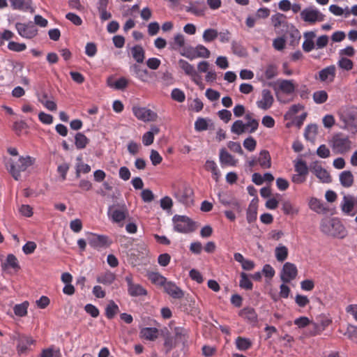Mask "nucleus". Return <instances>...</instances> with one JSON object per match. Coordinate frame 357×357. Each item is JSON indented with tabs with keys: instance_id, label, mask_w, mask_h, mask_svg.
I'll use <instances>...</instances> for the list:
<instances>
[{
	"instance_id": "obj_31",
	"label": "nucleus",
	"mask_w": 357,
	"mask_h": 357,
	"mask_svg": "<svg viewBox=\"0 0 357 357\" xmlns=\"http://www.w3.org/2000/svg\"><path fill=\"white\" fill-rule=\"evenodd\" d=\"M130 70L133 73L135 76L140 81L146 82L148 80L149 72L146 69H142L139 66L133 64L130 66Z\"/></svg>"
},
{
	"instance_id": "obj_3",
	"label": "nucleus",
	"mask_w": 357,
	"mask_h": 357,
	"mask_svg": "<svg viewBox=\"0 0 357 357\" xmlns=\"http://www.w3.org/2000/svg\"><path fill=\"white\" fill-rule=\"evenodd\" d=\"M296 84L294 79H278L273 85V89L277 100L281 103H287L290 100L285 98V96H291L294 93Z\"/></svg>"
},
{
	"instance_id": "obj_40",
	"label": "nucleus",
	"mask_w": 357,
	"mask_h": 357,
	"mask_svg": "<svg viewBox=\"0 0 357 357\" xmlns=\"http://www.w3.org/2000/svg\"><path fill=\"white\" fill-rule=\"evenodd\" d=\"M148 278L153 284L160 287H164L167 282V279L161 274L156 272L148 273Z\"/></svg>"
},
{
	"instance_id": "obj_16",
	"label": "nucleus",
	"mask_w": 357,
	"mask_h": 357,
	"mask_svg": "<svg viewBox=\"0 0 357 357\" xmlns=\"http://www.w3.org/2000/svg\"><path fill=\"white\" fill-rule=\"evenodd\" d=\"M311 172L322 183H330L331 176L329 172L317 163H314L310 167Z\"/></svg>"
},
{
	"instance_id": "obj_25",
	"label": "nucleus",
	"mask_w": 357,
	"mask_h": 357,
	"mask_svg": "<svg viewBox=\"0 0 357 357\" xmlns=\"http://www.w3.org/2000/svg\"><path fill=\"white\" fill-rule=\"evenodd\" d=\"M218 199L219 202L222 204L224 206H231L233 208L236 209L237 211H241V207L237 200L233 198H229L227 195L224 193L218 194Z\"/></svg>"
},
{
	"instance_id": "obj_21",
	"label": "nucleus",
	"mask_w": 357,
	"mask_h": 357,
	"mask_svg": "<svg viewBox=\"0 0 357 357\" xmlns=\"http://www.w3.org/2000/svg\"><path fill=\"white\" fill-rule=\"evenodd\" d=\"M331 323V321L328 318H324L321 320L319 323L314 322L312 324V328L309 331L307 335L315 336L319 335L325 328L328 326Z\"/></svg>"
},
{
	"instance_id": "obj_23",
	"label": "nucleus",
	"mask_w": 357,
	"mask_h": 357,
	"mask_svg": "<svg viewBox=\"0 0 357 357\" xmlns=\"http://www.w3.org/2000/svg\"><path fill=\"white\" fill-rule=\"evenodd\" d=\"M159 335V331L156 328L145 327L142 328L139 331V337L142 339L154 341Z\"/></svg>"
},
{
	"instance_id": "obj_36",
	"label": "nucleus",
	"mask_w": 357,
	"mask_h": 357,
	"mask_svg": "<svg viewBox=\"0 0 357 357\" xmlns=\"http://www.w3.org/2000/svg\"><path fill=\"white\" fill-rule=\"evenodd\" d=\"M239 315L251 323L257 321V315L255 310L252 307H245L239 312Z\"/></svg>"
},
{
	"instance_id": "obj_50",
	"label": "nucleus",
	"mask_w": 357,
	"mask_h": 357,
	"mask_svg": "<svg viewBox=\"0 0 357 357\" xmlns=\"http://www.w3.org/2000/svg\"><path fill=\"white\" fill-rule=\"evenodd\" d=\"M282 209L284 214L294 215L298 214V208L294 206L290 201H284L282 203Z\"/></svg>"
},
{
	"instance_id": "obj_8",
	"label": "nucleus",
	"mask_w": 357,
	"mask_h": 357,
	"mask_svg": "<svg viewBox=\"0 0 357 357\" xmlns=\"http://www.w3.org/2000/svg\"><path fill=\"white\" fill-rule=\"evenodd\" d=\"M301 17L304 22L314 24L324 21L325 16L317 8L310 6L301 12Z\"/></svg>"
},
{
	"instance_id": "obj_38",
	"label": "nucleus",
	"mask_w": 357,
	"mask_h": 357,
	"mask_svg": "<svg viewBox=\"0 0 357 357\" xmlns=\"http://www.w3.org/2000/svg\"><path fill=\"white\" fill-rule=\"evenodd\" d=\"M179 67L184 71L185 74L190 77L195 75L197 73L194 66L184 59H179L178 61Z\"/></svg>"
},
{
	"instance_id": "obj_32",
	"label": "nucleus",
	"mask_w": 357,
	"mask_h": 357,
	"mask_svg": "<svg viewBox=\"0 0 357 357\" xmlns=\"http://www.w3.org/2000/svg\"><path fill=\"white\" fill-rule=\"evenodd\" d=\"M289 255V250L287 246L279 244L275 248V257L278 261L279 262H283L284 261Z\"/></svg>"
},
{
	"instance_id": "obj_42",
	"label": "nucleus",
	"mask_w": 357,
	"mask_h": 357,
	"mask_svg": "<svg viewBox=\"0 0 357 357\" xmlns=\"http://www.w3.org/2000/svg\"><path fill=\"white\" fill-rule=\"evenodd\" d=\"M130 53L133 59L137 63H142L144 59V50L140 45H135L130 49Z\"/></svg>"
},
{
	"instance_id": "obj_9",
	"label": "nucleus",
	"mask_w": 357,
	"mask_h": 357,
	"mask_svg": "<svg viewBox=\"0 0 357 357\" xmlns=\"http://www.w3.org/2000/svg\"><path fill=\"white\" fill-rule=\"evenodd\" d=\"M174 229L180 233H188L194 230L193 223L186 216L175 215L173 218Z\"/></svg>"
},
{
	"instance_id": "obj_37",
	"label": "nucleus",
	"mask_w": 357,
	"mask_h": 357,
	"mask_svg": "<svg viewBox=\"0 0 357 357\" xmlns=\"http://www.w3.org/2000/svg\"><path fill=\"white\" fill-rule=\"evenodd\" d=\"M12 8L22 11L28 10L31 7V0H9Z\"/></svg>"
},
{
	"instance_id": "obj_43",
	"label": "nucleus",
	"mask_w": 357,
	"mask_h": 357,
	"mask_svg": "<svg viewBox=\"0 0 357 357\" xmlns=\"http://www.w3.org/2000/svg\"><path fill=\"white\" fill-rule=\"evenodd\" d=\"M195 52V59L196 58H204L208 59L210 55V51L203 45L199 44L193 48Z\"/></svg>"
},
{
	"instance_id": "obj_7",
	"label": "nucleus",
	"mask_w": 357,
	"mask_h": 357,
	"mask_svg": "<svg viewBox=\"0 0 357 357\" xmlns=\"http://www.w3.org/2000/svg\"><path fill=\"white\" fill-rule=\"evenodd\" d=\"M345 127L352 132L357 130V107H350L345 109L341 116Z\"/></svg>"
},
{
	"instance_id": "obj_53",
	"label": "nucleus",
	"mask_w": 357,
	"mask_h": 357,
	"mask_svg": "<svg viewBox=\"0 0 357 357\" xmlns=\"http://www.w3.org/2000/svg\"><path fill=\"white\" fill-rule=\"evenodd\" d=\"M40 357H61V354L59 349L52 347L43 349Z\"/></svg>"
},
{
	"instance_id": "obj_48",
	"label": "nucleus",
	"mask_w": 357,
	"mask_h": 357,
	"mask_svg": "<svg viewBox=\"0 0 357 357\" xmlns=\"http://www.w3.org/2000/svg\"><path fill=\"white\" fill-rule=\"evenodd\" d=\"M235 343L236 348L240 351H245L252 346V342L250 339L242 337H237Z\"/></svg>"
},
{
	"instance_id": "obj_12",
	"label": "nucleus",
	"mask_w": 357,
	"mask_h": 357,
	"mask_svg": "<svg viewBox=\"0 0 357 357\" xmlns=\"http://www.w3.org/2000/svg\"><path fill=\"white\" fill-rule=\"evenodd\" d=\"M132 112L135 116L142 121H153L157 119V114L146 107H133Z\"/></svg>"
},
{
	"instance_id": "obj_35",
	"label": "nucleus",
	"mask_w": 357,
	"mask_h": 357,
	"mask_svg": "<svg viewBox=\"0 0 357 357\" xmlns=\"http://www.w3.org/2000/svg\"><path fill=\"white\" fill-rule=\"evenodd\" d=\"M294 324L299 328H304L308 326L309 328L307 331L305 333V336H308L307 334L309 331L312 328V324H314V321L310 320L308 317L303 316L294 319Z\"/></svg>"
},
{
	"instance_id": "obj_45",
	"label": "nucleus",
	"mask_w": 357,
	"mask_h": 357,
	"mask_svg": "<svg viewBox=\"0 0 357 357\" xmlns=\"http://www.w3.org/2000/svg\"><path fill=\"white\" fill-rule=\"evenodd\" d=\"M309 206L312 211L318 213H323L326 211V208L322 202L315 197H312L310 199L309 202Z\"/></svg>"
},
{
	"instance_id": "obj_64",
	"label": "nucleus",
	"mask_w": 357,
	"mask_h": 357,
	"mask_svg": "<svg viewBox=\"0 0 357 357\" xmlns=\"http://www.w3.org/2000/svg\"><path fill=\"white\" fill-rule=\"evenodd\" d=\"M243 146L250 152L254 151L257 146V142L252 137H248L243 141Z\"/></svg>"
},
{
	"instance_id": "obj_41",
	"label": "nucleus",
	"mask_w": 357,
	"mask_h": 357,
	"mask_svg": "<svg viewBox=\"0 0 357 357\" xmlns=\"http://www.w3.org/2000/svg\"><path fill=\"white\" fill-rule=\"evenodd\" d=\"M107 241V238L105 236L91 234L89 238V244L94 248H97L104 245Z\"/></svg>"
},
{
	"instance_id": "obj_33",
	"label": "nucleus",
	"mask_w": 357,
	"mask_h": 357,
	"mask_svg": "<svg viewBox=\"0 0 357 357\" xmlns=\"http://www.w3.org/2000/svg\"><path fill=\"white\" fill-rule=\"evenodd\" d=\"M257 162L262 169H268L271 167V160L269 153L263 150L260 151Z\"/></svg>"
},
{
	"instance_id": "obj_6",
	"label": "nucleus",
	"mask_w": 357,
	"mask_h": 357,
	"mask_svg": "<svg viewBox=\"0 0 357 357\" xmlns=\"http://www.w3.org/2000/svg\"><path fill=\"white\" fill-rule=\"evenodd\" d=\"M332 149L338 154H344L349 151L352 147V142L347 136L337 135L332 139Z\"/></svg>"
},
{
	"instance_id": "obj_44",
	"label": "nucleus",
	"mask_w": 357,
	"mask_h": 357,
	"mask_svg": "<svg viewBox=\"0 0 357 357\" xmlns=\"http://www.w3.org/2000/svg\"><path fill=\"white\" fill-rule=\"evenodd\" d=\"M119 306L114 303V301H109L105 307V316L109 319H113L115 315L119 312Z\"/></svg>"
},
{
	"instance_id": "obj_56",
	"label": "nucleus",
	"mask_w": 357,
	"mask_h": 357,
	"mask_svg": "<svg viewBox=\"0 0 357 357\" xmlns=\"http://www.w3.org/2000/svg\"><path fill=\"white\" fill-rule=\"evenodd\" d=\"M328 99V93L324 90L315 91L313 93V100L317 104H322Z\"/></svg>"
},
{
	"instance_id": "obj_39",
	"label": "nucleus",
	"mask_w": 357,
	"mask_h": 357,
	"mask_svg": "<svg viewBox=\"0 0 357 357\" xmlns=\"http://www.w3.org/2000/svg\"><path fill=\"white\" fill-rule=\"evenodd\" d=\"M89 143V139L83 133L77 132L75 136V145L77 149H84Z\"/></svg>"
},
{
	"instance_id": "obj_54",
	"label": "nucleus",
	"mask_w": 357,
	"mask_h": 357,
	"mask_svg": "<svg viewBox=\"0 0 357 357\" xmlns=\"http://www.w3.org/2000/svg\"><path fill=\"white\" fill-rule=\"evenodd\" d=\"M290 288L286 284V283L282 284L280 286V294L279 296L272 295L271 297L274 301H278L279 299V296L283 298H287L290 294Z\"/></svg>"
},
{
	"instance_id": "obj_30",
	"label": "nucleus",
	"mask_w": 357,
	"mask_h": 357,
	"mask_svg": "<svg viewBox=\"0 0 357 357\" xmlns=\"http://www.w3.org/2000/svg\"><path fill=\"white\" fill-rule=\"evenodd\" d=\"M339 180L343 187L349 188L353 185L354 178L350 171H343L340 174Z\"/></svg>"
},
{
	"instance_id": "obj_18",
	"label": "nucleus",
	"mask_w": 357,
	"mask_h": 357,
	"mask_svg": "<svg viewBox=\"0 0 357 357\" xmlns=\"http://www.w3.org/2000/svg\"><path fill=\"white\" fill-rule=\"evenodd\" d=\"M336 75V68L334 65L329 66L319 73V79L326 83H331L334 81Z\"/></svg>"
},
{
	"instance_id": "obj_1",
	"label": "nucleus",
	"mask_w": 357,
	"mask_h": 357,
	"mask_svg": "<svg viewBox=\"0 0 357 357\" xmlns=\"http://www.w3.org/2000/svg\"><path fill=\"white\" fill-rule=\"evenodd\" d=\"M36 158L30 155H20L17 158H10L6 165L8 172L15 180L17 181L21 177V172L26 171L34 165Z\"/></svg>"
},
{
	"instance_id": "obj_5",
	"label": "nucleus",
	"mask_w": 357,
	"mask_h": 357,
	"mask_svg": "<svg viewBox=\"0 0 357 357\" xmlns=\"http://www.w3.org/2000/svg\"><path fill=\"white\" fill-rule=\"evenodd\" d=\"M193 190L185 183L174 187L173 195L178 202L190 206L193 202Z\"/></svg>"
},
{
	"instance_id": "obj_14",
	"label": "nucleus",
	"mask_w": 357,
	"mask_h": 357,
	"mask_svg": "<svg viewBox=\"0 0 357 357\" xmlns=\"http://www.w3.org/2000/svg\"><path fill=\"white\" fill-rule=\"evenodd\" d=\"M274 102L273 96L271 92L268 89H263L261 91V97L256 102L258 108L267 110L271 108Z\"/></svg>"
},
{
	"instance_id": "obj_63",
	"label": "nucleus",
	"mask_w": 357,
	"mask_h": 357,
	"mask_svg": "<svg viewBox=\"0 0 357 357\" xmlns=\"http://www.w3.org/2000/svg\"><path fill=\"white\" fill-rule=\"evenodd\" d=\"M240 287L245 289H251L252 283L245 273H241Z\"/></svg>"
},
{
	"instance_id": "obj_19",
	"label": "nucleus",
	"mask_w": 357,
	"mask_h": 357,
	"mask_svg": "<svg viewBox=\"0 0 357 357\" xmlns=\"http://www.w3.org/2000/svg\"><path fill=\"white\" fill-rule=\"evenodd\" d=\"M206 7L202 2H190L186 6L185 10L197 17H204L206 12Z\"/></svg>"
},
{
	"instance_id": "obj_22",
	"label": "nucleus",
	"mask_w": 357,
	"mask_h": 357,
	"mask_svg": "<svg viewBox=\"0 0 357 357\" xmlns=\"http://www.w3.org/2000/svg\"><path fill=\"white\" fill-rule=\"evenodd\" d=\"M35 340L30 336L20 335L18 338L17 349L18 353L26 352L33 344Z\"/></svg>"
},
{
	"instance_id": "obj_59",
	"label": "nucleus",
	"mask_w": 357,
	"mask_h": 357,
	"mask_svg": "<svg viewBox=\"0 0 357 357\" xmlns=\"http://www.w3.org/2000/svg\"><path fill=\"white\" fill-rule=\"evenodd\" d=\"M171 98L178 102H183L185 100V95L182 90L176 88L172 91Z\"/></svg>"
},
{
	"instance_id": "obj_62",
	"label": "nucleus",
	"mask_w": 357,
	"mask_h": 357,
	"mask_svg": "<svg viewBox=\"0 0 357 357\" xmlns=\"http://www.w3.org/2000/svg\"><path fill=\"white\" fill-rule=\"evenodd\" d=\"M208 127V121L204 118H197V119L195 122V129L197 131H204L206 130Z\"/></svg>"
},
{
	"instance_id": "obj_57",
	"label": "nucleus",
	"mask_w": 357,
	"mask_h": 357,
	"mask_svg": "<svg viewBox=\"0 0 357 357\" xmlns=\"http://www.w3.org/2000/svg\"><path fill=\"white\" fill-rule=\"evenodd\" d=\"M294 167L296 173L299 174L300 175L307 176L308 174L307 166L306 163L301 160L295 162Z\"/></svg>"
},
{
	"instance_id": "obj_60",
	"label": "nucleus",
	"mask_w": 357,
	"mask_h": 357,
	"mask_svg": "<svg viewBox=\"0 0 357 357\" xmlns=\"http://www.w3.org/2000/svg\"><path fill=\"white\" fill-rule=\"evenodd\" d=\"M278 75V69L276 66L270 64L267 66L264 70V77L267 79H271Z\"/></svg>"
},
{
	"instance_id": "obj_55",
	"label": "nucleus",
	"mask_w": 357,
	"mask_h": 357,
	"mask_svg": "<svg viewBox=\"0 0 357 357\" xmlns=\"http://www.w3.org/2000/svg\"><path fill=\"white\" fill-rule=\"evenodd\" d=\"M318 128L316 125H310L305 128V137L309 141H314L317 134Z\"/></svg>"
},
{
	"instance_id": "obj_51",
	"label": "nucleus",
	"mask_w": 357,
	"mask_h": 357,
	"mask_svg": "<svg viewBox=\"0 0 357 357\" xmlns=\"http://www.w3.org/2000/svg\"><path fill=\"white\" fill-rule=\"evenodd\" d=\"M303 109V106L301 104L293 105L289 110L285 113L284 117L286 120H291L301 110Z\"/></svg>"
},
{
	"instance_id": "obj_20",
	"label": "nucleus",
	"mask_w": 357,
	"mask_h": 357,
	"mask_svg": "<svg viewBox=\"0 0 357 357\" xmlns=\"http://www.w3.org/2000/svg\"><path fill=\"white\" fill-rule=\"evenodd\" d=\"M163 288L165 291L174 298H181L184 296L183 291L172 282L167 281Z\"/></svg>"
},
{
	"instance_id": "obj_34",
	"label": "nucleus",
	"mask_w": 357,
	"mask_h": 357,
	"mask_svg": "<svg viewBox=\"0 0 357 357\" xmlns=\"http://www.w3.org/2000/svg\"><path fill=\"white\" fill-rule=\"evenodd\" d=\"M245 119L246 121L244 123L245 130L246 132L253 133L255 132L259 126V122L257 120L253 119L250 114H247L245 116Z\"/></svg>"
},
{
	"instance_id": "obj_52",
	"label": "nucleus",
	"mask_w": 357,
	"mask_h": 357,
	"mask_svg": "<svg viewBox=\"0 0 357 357\" xmlns=\"http://www.w3.org/2000/svg\"><path fill=\"white\" fill-rule=\"evenodd\" d=\"M231 132L237 135H241L243 133L246 132L243 121L236 120L234 121L231 127Z\"/></svg>"
},
{
	"instance_id": "obj_17",
	"label": "nucleus",
	"mask_w": 357,
	"mask_h": 357,
	"mask_svg": "<svg viewBox=\"0 0 357 357\" xmlns=\"http://www.w3.org/2000/svg\"><path fill=\"white\" fill-rule=\"evenodd\" d=\"M219 160L222 167H236L238 162V159L235 158L225 148L220 150Z\"/></svg>"
},
{
	"instance_id": "obj_29",
	"label": "nucleus",
	"mask_w": 357,
	"mask_h": 357,
	"mask_svg": "<svg viewBox=\"0 0 357 357\" xmlns=\"http://www.w3.org/2000/svg\"><path fill=\"white\" fill-rule=\"evenodd\" d=\"M116 280V275L111 271H106L100 275L96 278V280L98 283L104 285H110Z\"/></svg>"
},
{
	"instance_id": "obj_61",
	"label": "nucleus",
	"mask_w": 357,
	"mask_h": 357,
	"mask_svg": "<svg viewBox=\"0 0 357 357\" xmlns=\"http://www.w3.org/2000/svg\"><path fill=\"white\" fill-rule=\"evenodd\" d=\"M285 16L281 13H276L271 16V22L274 27H280L285 22Z\"/></svg>"
},
{
	"instance_id": "obj_15",
	"label": "nucleus",
	"mask_w": 357,
	"mask_h": 357,
	"mask_svg": "<svg viewBox=\"0 0 357 357\" xmlns=\"http://www.w3.org/2000/svg\"><path fill=\"white\" fill-rule=\"evenodd\" d=\"M125 280L128 284V294L131 296H140L147 294L146 290L142 285L132 282V276L131 275H127Z\"/></svg>"
},
{
	"instance_id": "obj_47",
	"label": "nucleus",
	"mask_w": 357,
	"mask_h": 357,
	"mask_svg": "<svg viewBox=\"0 0 357 357\" xmlns=\"http://www.w3.org/2000/svg\"><path fill=\"white\" fill-rule=\"evenodd\" d=\"M29 303L28 301H24L20 304H17L13 307L14 313L17 317H24L27 314V310Z\"/></svg>"
},
{
	"instance_id": "obj_24",
	"label": "nucleus",
	"mask_w": 357,
	"mask_h": 357,
	"mask_svg": "<svg viewBox=\"0 0 357 357\" xmlns=\"http://www.w3.org/2000/svg\"><path fill=\"white\" fill-rule=\"evenodd\" d=\"M1 268L3 270L13 268L14 271H18L20 269V266L17 257L13 254H9L5 261L1 264Z\"/></svg>"
},
{
	"instance_id": "obj_4",
	"label": "nucleus",
	"mask_w": 357,
	"mask_h": 357,
	"mask_svg": "<svg viewBox=\"0 0 357 357\" xmlns=\"http://www.w3.org/2000/svg\"><path fill=\"white\" fill-rule=\"evenodd\" d=\"M107 216L112 223L122 227L124 225L125 220L129 216V211L124 204H113L108 208Z\"/></svg>"
},
{
	"instance_id": "obj_26",
	"label": "nucleus",
	"mask_w": 357,
	"mask_h": 357,
	"mask_svg": "<svg viewBox=\"0 0 357 357\" xmlns=\"http://www.w3.org/2000/svg\"><path fill=\"white\" fill-rule=\"evenodd\" d=\"M128 81L126 78L122 77L118 80L115 81L112 76L107 79V84L108 86L116 90H123L128 86Z\"/></svg>"
},
{
	"instance_id": "obj_10",
	"label": "nucleus",
	"mask_w": 357,
	"mask_h": 357,
	"mask_svg": "<svg viewBox=\"0 0 357 357\" xmlns=\"http://www.w3.org/2000/svg\"><path fill=\"white\" fill-rule=\"evenodd\" d=\"M298 275L296 265L291 262L284 264L280 271V278L284 283H289L294 280Z\"/></svg>"
},
{
	"instance_id": "obj_49",
	"label": "nucleus",
	"mask_w": 357,
	"mask_h": 357,
	"mask_svg": "<svg viewBox=\"0 0 357 357\" xmlns=\"http://www.w3.org/2000/svg\"><path fill=\"white\" fill-rule=\"evenodd\" d=\"M337 64L340 68L347 71L351 70L354 67L353 61L351 59L344 56H340Z\"/></svg>"
},
{
	"instance_id": "obj_28",
	"label": "nucleus",
	"mask_w": 357,
	"mask_h": 357,
	"mask_svg": "<svg viewBox=\"0 0 357 357\" xmlns=\"http://www.w3.org/2000/svg\"><path fill=\"white\" fill-rule=\"evenodd\" d=\"M204 167L207 171L211 172L212 177L216 182H218L220 180L221 177V172L219 170L218 165L215 161L207 160L206 161Z\"/></svg>"
},
{
	"instance_id": "obj_13",
	"label": "nucleus",
	"mask_w": 357,
	"mask_h": 357,
	"mask_svg": "<svg viewBox=\"0 0 357 357\" xmlns=\"http://www.w3.org/2000/svg\"><path fill=\"white\" fill-rule=\"evenodd\" d=\"M340 206L343 214L346 215L354 217L356 213L354 211L355 199L351 195H346L343 196Z\"/></svg>"
},
{
	"instance_id": "obj_2",
	"label": "nucleus",
	"mask_w": 357,
	"mask_h": 357,
	"mask_svg": "<svg viewBox=\"0 0 357 357\" xmlns=\"http://www.w3.org/2000/svg\"><path fill=\"white\" fill-rule=\"evenodd\" d=\"M320 229L324 234L337 238H344L347 235L345 227L337 218L323 219L321 222Z\"/></svg>"
},
{
	"instance_id": "obj_46",
	"label": "nucleus",
	"mask_w": 357,
	"mask_h": 357,
	"mask_svg": "<svg viewBox=\"0 0 357 357\" xmlns=\"http://www.w3.org/2000/svg\"><path fill=\"white\" fill-rule=\"evenodd\" d=\"M218 36V31L212 28L206 29L204 31L202 38L205 43H211L215 40Z\"/></svg>"
},
{
	"instance_id": "obj_11",
	"label": "nucleus",
	"mask_w": 357,
	"mask_h": 357,
	"mask_svg": "<svg viewBox=\"0 0 357 357\" xmlns=\"http://www.w3.org/2000/svg\"><path fill=\"white\" fill-rule=\"evenodd\" d=\"M15 29L21 37L26 39H31L38 34V29L31 22L27 24L17 22Z\"/></svg>"
},
{
	"instance_id": "obj_27",
	"label": "nucleus",
	"mask_w": 357,
	"mask_h": 357,
	"mask_svg": "<svg viewBox=\"0 0 357 357\" xmlns=\"http://www.w3.org/2000/svg\"><path fill=\"white\" fill-rule=\"evenodd\" d=\"M160 132L159 128L155 126H152L149 131L146 132L142 135V143L144 146H149L153 143L154 137L155 135H158Z\"/></svg>"
},
{
	"instance_id": "obj_58",
	"label": "nucleus",
	"mask_w": 357,
	"mask_h": 357,
	"mask_svg": "<svg viewBox=\"0 0 357 357\" xmlns=\"http://www.w3.org/2000/svg\"><path fill=\"white\" fill-rule=\"evenodd\" d=\"M8 49L15 52H21L26 49L25 43H20L15 41H10L8 43Z\"/></svg>"
}]
</instances>
